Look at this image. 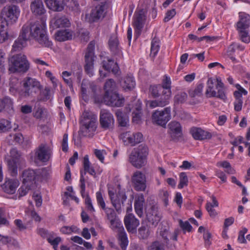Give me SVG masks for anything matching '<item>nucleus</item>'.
I'll use <instances>...</instances> for the list:
<instances>
[{"label": "nucleus", "mask_w": 250, "mask_h": 250, "mask_svg": "<svg viewBox=\"0 0 250 250\" xmlns=\"http://www.w3.org/2000/svg\"><path fill=\"white\" fill-rule=\"evenodd\" d=\"M21 37L25 40L35 39L44 47H49L52 45L46 34L45 23L42 20L23 25L21 28Z\"/></svg>", "instance_id": "1"}, {"label": "nucleus", "mask_w": 250, "mask_h": 250, "mask_svg": "<svg viewBox=\"0 0 250 250\" xmlns=\"http://www.w3.org/2000/svg\"><path fill=\"white\" fill-rule=\"evenodd\" d=\"M80 122V135L90 136L96 131L98 125L97 117L93 112L85 110L81 116Z\"/></svg>", "instance_id": "2"}, {"label": "nucleus", "mask_w": 250, "mask_h": 250, "mask_svg": "<svg viewBox=\"0 0 250 250\" xmlns=\"http://www.w3.org/2000/svg\"><path fill=\"white\" fill-rule=\"evenodd\" d=\"M29 62L23 54L14 55L8 59V71L10 73H24L29 70Z\"/></svg>", "instance_id": "3"}, {"label": "nucleus", "mask_w": 250, "mask_h": 250, "mask_svg": "<svg viewBox=\"0 0 250 250\" xmlns=\"http://www.w3.org/2000/svg\"><path fill=\"white\" fill-rule=\"evenodd\" d=\"M206 95L207 97H217L225 101L227 97L225 92L224 83L219 78H209L207 82Z\"/></svg>", "instance_id": "4"}, {"label": "nucleus", "mask_w": 250, "mask_h": 250, "mask_svg": "<svg viewBox=\"0 0 250 250\" xmlns=\"http://www.w3.org/2000/svg\"><path fill=\"white\" fill-rule=\"evenodd\" d=\"M148 154V147L145 145H140L131 151L128 161L135 168H141L146 164Z\"/></svg>", "instance_id": "5"}, {"label": "nucleus", "mask_w": 250, "mask_h": 250, "mask_svg": "<svg viewBox=\"0 0 250 250\" xmlns=\"http://www.w3.org/2000/svg\"><path fill=\"white\" fill-rule=\"evenodd\" d=\"M23 89L19 92L21 98L33 97L42 89V85L36 79L26 77L22 81Z\"/></svg>", "instance_id": "6"}, {"label": "nucleus", "mask_w": 250, "mask_h": 250, "mask_svg": "<svg viewBox=\"0 0 250 250\" xmlns=\"http://www.w3.org/2000/svg\"><path fill=\"white\" fill-rule=\"evenodd\" d=\"M20 10L18 6L9 5L4 6L1 11L0 20L2 28L15 23L19 18Z\"/></svg>", "instance_id": "7"}, {"label": "nucleus", "mask_w": 250, "mask_h": 250, "mask_svg": "<svg viewBox=\"0 0 250 250\" xmlns=\"http://www.w3.org/2000/svg\"><path fill=\"white\" fill-rule=\"evenodd\" d=\"M108 195L113 206L119 213H120L124 206V202L127 198L125 190L122 189L121 186L119 185L118 191L116 194L113 191L109 190Z\"/></svg>", "instance_id": "8"}, {"label": "nucleus", "mask_w": 250, "mask_h": 250, "mask_svg": "<svg viewBox=\"0 0 250 250\" xmlns=\"http://www.w3.org/2000/svg\"><path fill=\"white\" fill-rule=\"evenodd\" d=\"M152 118L153 122L156 124L163 127L165 126L171 119V108L167 107L163 110H156L153 113Z\"/></svg>", "instance_id": "9"}, {"label": "nucleus", "mask_w": 250, "mask_h": 250, "mask_svg": "<svg viewBox=\"0 0 250 250\" xmlns=\"http://www.w3.org/2000/svg\"><path fill=\"white\" fill-rule=\"evenodd\" d=\"M95 42L91 41L88 44L86 51L85 52L84 58L85 64L84 70L86 73L89 75H92L94 61V49Z\"/></svg>", "instance_id": "10"}, {"label": "nucleus", "mask_w": 250, "mask_h": 250, "mask_svg": "<svg viewBox=\"0 0 250 250\" xmlns=\"http://www.w3.org/2000/svg\"><path fill=\"white\" fill-rule=\"evenodd\" d=\"M131 182L134 189L137 191H144L146 188V175L141 171H135L131 176Z\"/></svg>", "instance_id": "11"}, {"label": "nucleus", "mask_w": 250, "mask_h": 250, "mask_svg": "<svg viewBox=\"0 0 250 250\" xmlns=\"http://www.w3.org/2000/svg\"><path fill=\"white\" fill-rule=\"evenodd\" d=\"M114 119L113 115L106 110L103 109L100 112V125L104 130H112L114 126Z\"/></svg>", "instance_id": "12"}, {"label": "nucleus", "mask_w": 250, "mask_h": 250, "mask_svg": "<svg viewBox=\"0 0 250 250\" xmlns=\"http://www.w3.org/2000/svg\"><path fill=\"white\" fill-rule=\"evenodd\" d=\"M11 158L8 160V167L12 176H16L18 173L17 165L19 163L21 154L17 149L13 148L10 151Z\"/></svg>", "instance_id": "13"}, {"label": "nucleus", "mask_w": 250, "mask_h": 250, "mask_svg": "<svg viewBox=\"0 0 250 250\" xmlns=\"http://www.w3.org/2000/svg\"><path fill=\"white\" fill-rule=\"evenodd\" d=\"M103 102L106 104L111 106L120 107L123 105L124 99L120 97L116 91L108 94H104Z\"/></svg>", "instance_id": "14"}, {"label": "nucleus", "mask_w": 250, "mask_h": 250, "mask_svg": "<svg viewBox=\"0 0 250 250\" xmlns=\"http://www.w3.org/2000/svg\"><path fill=\"white\" fill-rule=\"evenodd\" d=\"M146 20V16L142 10L135 14L132 25L135 29L136 39L138 38L141 35Z\"/></svg>", "instance_id": "15"}, {"label": "nucleus", "mask_w": 250, "mask_h": 250, "mask_svg": "<svg viewBox=\"0 0 250 250\" xmlns=\"http://www.w3.org/2000/svg\"><path fill=\"white\" fill-rule=\"evenodd\" d=\"M146 216L147 221L154 228L157 226L161 219V214L156 205L151 206L146 210Z\"/></svg>", "instance_id": "16"}, {"label": "nucleus", "mask_w": 250, "mask_h": 250, "mask_svg": "<svg viewBox=\"0 0 250 250\" xmlns=\"http://www.w3.org/2000/svg\"><path fill=\"white\" fill-rule=\"evenodd\" d=\"M166 92H162V95L160 98L148 102L149 105L151 108L156 107H164L169 103V100L171 96V93L168 90Z\"/></svg>", "instance_id": "17"}, {"label": "nucleus", "mask_w": 250, "mask_h": 250, "mask_svg": "<svg viewBox=\"0 0 250 250\" xmlns=\"http://www.w3.org/2000/svg\"><path fill=\"white\" fill-rule=\"evenodd\" d=\"M124 223L128 232L134 233L136 232L137 228L140 224V222L133 214L130 213L125 216Z\"/></svg>", "instance_id": "18"}, {"label": "nucleus", "mask_w": 250, "mask_h": 250, "mask_svg": "<svg viewBox=\"0 0 250 250\" xmlns=\"http://www.w3.org/2000/svg\"><path fill=\"white\" fill-rule=\"evenodd\" d=\"M51 149L46 145L42 144L40 145L35 150V157L40 161L47 162L51 155Z\"/></svg>", "instance_id": "19"}, {"label": "nucleus", "mask_w": 250, "mask_h": 250, "mask_svg": "<svg viewBox=\"0 0 250 250\" xmlns=\"http://www.w3.org/2000/svg\"><path fill=\"white\" fill-rule=\"evenodd\" d=\"M97 86L93 82L83 80L81 85V93L83 99H87V94L94 95L96 93Z\"/></svg>", "instance_id": "20"}, {"label": "nucleus", "mask_w": 250, "mask_h": 250, "mask_svg": "<svg viewBox=\"0 0 250 250\" xmlns=\"http://www.w3.org/2000/svg\"><path fill=\"white\" fill-rule=\"evenodd\" d=\"M106 10V5L105 3H101L92 10L90 13V21L95 22L101 18L104 17Z\"/></svg>", "instance_id": "21"}, {"label": "nucleus", "mask_w": 250, "mask_h": 250, "mask_svg": "<svg viewBox=\"0 0 250 250\" xmlns=\"http://www.w3.org/2000/svg\"><path fill=\"white\" fill-rule=\"evenodd\" d=\"M190 133L193 138L197 140L210 139L212 137L210 132L205 131L201 128L193 127L190 129Z\"/></svg>", "instance_id": "22"}, {"label": "nucleus", "mask_w": 250, "mask_h": 250, "mask_svg": "<svg viewBox=\"0 0 250 250\" xmlns=\"http://www.w3.org/2000/svg\"><path fill=\"white\" fill-rule=\"evenodd\" d=\"M14 111V102L10 97L5 96L0 98V112L13 114Z\"/></svg>", "instance_id": "23"}, {"label": "nucleus", "mask_w": 250, "mask_h": 250, "mask_svg": "<svg viewBox=\"0 0 250 250\" xmlns=\"http://www.w3.org/2000/svg\"><path fill=\"white\" fill-rule=\"evenodd\" d=\"M169 133L173 140H177L182 136V127L180 124L176 121H172L168 125Z\"/></svg>", "instance_id": "24"}, {"label": "nucleus", "mask_w": 250, "mask_h": 250, "mask_svg": "<svg viewBox=\"0 0 250 250\" xmlns=\"http://www.w3.org/2000/svg\"><path fill=\"white\" fill-rule=\"evenodd\" d=\"M69 20L64 16H57L50 21V25L54 29L68 27L70 25Z\"/></svg>", "instance_id": "25"}, {"label": "nucleus", "mask_w": 250, "mask_h": 250, "mask_svg": "<svg viewBox=\"0 0 250 250\" xmlns=\"http://www.w3.org/2000/svg\"><path fill=\"white\" fill-rule=\"evenodd\" d=\"M239 20L236 23V30H249L250 26V17L245 13L240 12L239 13Z\"/></svg>", "instance_id": "26"}, {"label": "nucleus", "mask_w": 250, "mask_h": 250, "mask_svg": "<svg viewBox=\"0 0 250 250\" xmlns=\"http://www.w3.org/2000/svg\"><path fill=\"white\" fill-rule=\"evenodd\" d=\"M19 185V182L16 179H8L1 185L2 190L5 193L13 194Z\"/></svg>", "instance_id": "27"}, {"label": "nucleus", "mask_w": 250, "mask_h": 250, "mask_svg": "<svg viewBox=\"0 0 250 250\" xmlns=\"http://www.w3.org/2000/svg\"><path fill=\"white\" fill-rule=\"evenodd\" d=\"M36 175V172L33 169H28L24 170L22 174L23 184L33 186L35 183Z\"/></svg>", "instance_id": "28"}, {"label": "nucleus", "mask_w": 250, "mask_h": 250, "mask_svg": "<svg viewBox=\"0 0 250 250\" xmlns=\"http://www.w3.org/2000/svg\"><path fill=\"white\" fill-rule=\"evenodd\" d=\"M30 9L35 15H41L45 12L42 0H31Z\"/></svg>", "instance_id": "29"}, {"label": "nucleus", "mask_w": 250, "mask_h": 250, "mask_svg": "<svg viewBox=\"0 0 250 250\" xmlns=\"http://www.w3.org/2000/svg\"><path fill=\"white\" fill-rule=\"evenodd\" d=\"M144 203L145 198L142 194L139 195L135 201L134 208L135 212L140 217H142L144 214Z\"/></svg>", "instance_id": "30"}, {"label": "nucleus", "mask_w": 250, "mask_h": 250, "mask_svg": "<svg viewBox=\"0 0 250 250\" xmlns=\"http://www.w3.org/2000/svg\"><path fill=\"white\" fill-rule=\"evenodd\" d=\"M103 66L104 69L109 72L111 71L114 74H117L119 67L116 62L111 59H108L107 61L103 62Z\"/></svg>", "instance_id": "31"}, {"label": "nucleus", "mask_w": 250, "mask_h": 250, "mask_svg": "<svg viewBox=\"0 0 250 250\" xmlns=\"http://www.w3.org/2000/svg\"><path fill=\"white\" fill-rule=\"evenodd\" d=\"M28 40H25L21 37V31L19 38L14 42L12 46V52L20 51L26 45V41Z\"/></svg>", "instance_id": "32"}, {"label": "nucleus", "mask_w": 250, "mask_h": 250, "mask_svg": "<svg viewBox=\"0 0 250 250\" xmlns=\"http://www.w3.org/2000/svg\"><path fill=\"white\" fill-rule=\"evenodd\" d=\"M56 38L57 41L62 42L72 38L73 32L67 29L59 30L56 34Z\"/></svg>", "instance_id": "33"}, {"label": "nucleus", "mask_w": 250, "mask_h": 250, "mask_svg": "<svg viewBox=\"0 0 250 250\" xmlns=\"http://www.w3.org/2000/svg\"><path fill=\"white\" fill-rule=\"evenodd\" d=\"M152 232L150 227L147 224H142L138 229L139 237L143 239H147Z\"/></svg>", "instance_id": "34"}, {"label": "nucleus", "mask_w": 250, "mask_h": 250, "mask_svg": "<svg viewBox=\"0 0 250 250\" xmlns=\"http://www.w3.org/2000/svg\"><path fill=\"white\" fill-rule=\"evenodd\" d=\"M121 85L125 90H131L135 87V81L133 77L126 76L124 78Z\"/></svg>", "instance_id": "35"}, {"label": "nucleus", "mask_w": 250, "mask_h": 250, "mask_svg": "<svg viewBox=\"0 0 250 250\" xmlns=\"http://www.w3.org/2000/svg\"><path fill=\"white\" fill-rule=\"evenodd\" d=\"M109 48L114 55L119 54L121 52L119 41L117 37H111L108 42Z\"/></svg>", "instance_id": "36"}, {"label": "nucleus", "mask_w": 250, "mask_h": 250, "mask_svg": "<svg viewBox=\"0 0 250 250\" xmlns=\"http://www.w3.org/2000/svg\"><path fill=\"white\" fill-rule=\"evenodd\" d=\"M45 2L48 8L53 11H61L63 9V4L56 0H45Z\"/></svg>", "instance_id": "37"}, {"label": "nucleus", "mask_w": 250, "mask_h": 250, "mask_svg": "<svg viewBox=\"0 0 250 250\" xmlns=\"http://www.w3.org/2000/svg\"><path fill=\"white\" fill-rule=\"evenodd\" d=\"M117 121L119 125L121 126H126L128 123V119L126 115L120 110H118L116 112Z\"/></svg>", "instance_id": "38"}, {"label": "nucleus", "mask_w": 250, "mask_h": 250, "mask_svg": "<svg viewBox=\"0 0 250 250\" xmlns=\"http://www.w3.org/2000/svg\"><path fill=\"white\" fill-rule=\"evenodd\" d=\"M116 87V84L115 81L112 79H108L105 83L104 89L105 90L104 94H108L111 92H115Z\"/></svg>", "instance_id": "39"}, {"label": "nucleus", "mask_w": 250, "mask_h": 250, "mask_svg": "<svg viewBox=\"0 0 250 250\" xmlns=\"http://www.w3.org/2000/svg\"><path fill=\"white\" fill-rule=\"evenodd\" d=\"M109 221L110 223V228L113 230L118 229L119 232L125 230L121 221L117 217L109 220Z\"/></svg>", "instance_id": "40"}, {"label": "nucleus", "mask_w": 250, "mask_h": 250, "mask_svg": "<svg viewBox=\"0 0 250 250\" xmlns=\"http://www.w3.org/2000/svg\"><path fill=\"white\" fill-rule=\"evenodd\" d=\"M163 87L160 84L150 85L149 91L153 98H156L160 96V93L163 91Z\"/></svg>", "instance_id": "41"}, {"label": "nucleus", "mask_w": 250, "mask_h": 250, "mask_svg": "<svg viewBox=\"0 0 250 250\" xmlns=\"http://www.w3.org/2000/svg\"><path fill=\"white\" fill-rule=\"evenodd\" d=\"M40 91V96L39 97L40 100L46 101L50 99L51 96L50 87L46 86L43 89H41Z\"/></svg>", "instance_id": "42"}, {"label": "nucleus", "mask_w": 250, "mask_h": 250, "mask_svg": "<svg viewBox=\"0 0 250 250\" xmlns=\"http://www.w3.org/2000/svg\"><path fill=\"white\" fill-rule=\"evenodd\" d=\"M239 39L243 42L249 43L250 42V36L249 30H238Z\"/></svg>", "instance_id": "43"}, {"label": "nucleus", "mask_w": 250, "mask_h": 250, "mask_svg": "<svg viewBox=\"0 0 250 250\" xmlns=\"http://www.w3.org/2000/svg\"><path fill=\"white\" fill-rule=\"evenodd\" d=\"M159 49V41L156 39H153L151 42L150 56L155 57L158 52Z\"/></svg>", "instance_id": "44"}, {"label": "nucleus", "mask_w": 250, "mask_h": 250, "mask_svg": "<svg viewBox=\"0 0 250 250\" xmlns=\"http://www.w3.org/2000/svg\"><path fill=\"white\" fill-rule=\"evenodd\" d=\"M204 87L203 83H200L197 85L194 89L189 90L188 93L190 97L193 98L196 96H200L202 95V92Z\"/></svg>", "instance_id": "45"}, {"label": "nucleus", "mask_w": 250, "mask_h": 250, "mask_svg": "<svg viewBox=\"0 0 250 250\" xmlns=\"http://www.w3.org/2000/svg\"><path fill=\"white\" fill-rule=\"evenodd\" d=\"M120 139L123 141L125 145H132V136L130 132H123L120 134Z\"/></svg>", "instance_id": "46"}, {"label": "nucleus", "mask_w": 250, "mask_h": 250, "mask_svg": "<svg viewBox=\"0 0 250 250\" xmlns=\"http://www.w3.org/2000/svg\"><path fill=\"white\" fill-rule=\"evenodd\" d=\"M119 237L120 241V246L123 250H124L128 245L127 237L125 230L119 232Z\"/></svg>", "instance_id": "47"}, {"label": "nucleus", "mask_w": 250, "mask_h": 250, "mask_svg": "<svg viewBox=\"0 0 250 250\" xmlns=\"http://www.w3.org/2000/svg\"><path fill=\"white\" fill-rule=\"evenodd\" d=\"M11 127L10 122L6 119L0 120V133L8 131Z\"/></svg>", "instance_id": "48"}, {"label": "nucleus", "mask_w": 250, "mask_h": 250, "mask_svg": "<svg viewBox=\"0 0 250 250\" xmlns=\"http://www.w3.org/2000/svg\"><path fill=\"white\" fill-rule=\"evenodd\" d=\"M188 185V178L185 172H181L179 175V183L178 188L180 189L183 188Z\"/></svg>", "instance_id": "49"}, {"label": "nucleus", "mask_w": 250, "mask_h": 250, "mask_svg": "<svg viewBox=\"0 0 250 250\" xmlns=\"http://www.w3.org/2000/svg\"><path fill=\"white\" fill-rule=\"evenodd\" d=\"M236 88L238 89L237 91L234 92V96L235 98V100H242V94L246 95L248 93L247 91L241 87L239 84L236 85Z\"/></svg>", "instance_id": "50"}, {"label": "nucleus", "mask_w": 250, "mask_h": 250, "mask_svg": "<svg viewBox=\"0 0 250 250\" xmlns=\"http://www.w3.org/2000/svg\"><path fill=\"white\" fill-rule=\"evenodd\" d=\"M188 95L185 92H180L177 94L174 98V102L177 104H182L187 99Z\"/></svg>", "instance_id": "51"}, {"label": "nucleus", "mask_w": 250, "mask_h": 250, "mask_svg": "<svg viewBox=\"0 0 250 250\" xmlns=\"http://www.w3.org/2000/svg\"><path fill=\"white\" fill-rule=\"evenodd\" d=\"M6 65V53L5 51L0 49V71L4 72Z\"/></svg>", "instance_id": "52"}, {"label": "nucleus", "mask_w": 250, "mask_h": 250, "mask_svg": "<svg viewBox=\"0 0 250 250\" xmlns=\"http://www.w3.org/2000/svg\"><path fill=\"white\" fill-rule=\"evenodd\" d=\"M171 81L169 78L167 76H165V78L164 79L162 84L161 85L163 87L162 92H166V90H168L171 93Z\"/></svg>", "instance_id": "53"}, {"label": "nucleus", "mask_w": 250, "mask_h": 250, "mask_svg": "<svg viewBox=\"0 0 250 250\" xmlns=\"http://www.w3.org/2000/svg\"><path fill=\"white\" fill-rule=\"evenodd\" d=\"M32 187L27 184H23L18 190L19 197L25 196Z\"/></svg>", "instance_id": "54"}, {"label": "nucleus", "mask_w": 250, "mask_h": 250, "mask_svg": "<svg viewBox=\"0 0 250 250\" xmlns=\"http://www.w3.org/2000/svg\"><path fill=\"white\" fill-rule=\"evenodd\" d=\"M104 211L107 219L109 221L116 217V214L113 209L107 207L103 208Z\"/></svg>", "instance_id": "55"}, {"label": "nucleus", "mask_w": 250, "mask_h": 250, "mask_svg": "<svg viewBox=\"0 0 250 250\" xmlns=\"http://www.w3.org/2000/svg\"><path fill=\"white\" fill-rule=\"evenodd\" d=\"M132 138V146H135L136 144L141 143L143 140V135L141 133L137 132L135 134H131Z\"/></svg>", "instance_id": "56"}, {"label": "nucleus", "mask_w": 250, "mask_h": 250, "mask_svg": "<svg viewBox=\"0 0 250 250\" xmlns=\"http://www.w3.org/2000/svg\"><path fill=\"white\" fill-rule=\"evenodd\" d=\"M179 223L180 227L181 228L184 232H185L186 231L188 232L191 231L192 227L188 221L183 222L182 220H179Z\"/></svg>", "instance_id": "57"}, {"label": "nucleus", "mask_w": 250, "mask_h": 250, "mask_svg": "<svg viewBox=\"0 0 250 250\" xmlns=\"http://www.w3.org/2000/svg\"><path fill=\"white\" fill-rule=\"evenodd\" d=\"M71 75V73L67 71H64L62 73V77L64 82L68 85L70 87H72L73 86V83L72 80L71 78H68L69 76Z\"/></svg>", "instance_id": "58"}, {"label": "nucleus", "mask_w": 250, "mask_h": 250, "mask_svg": "<svg viewBox=\"0 0 250 250\" xmlns=\"http://www.w3.org/2000/svg\"><path fill=\"white\" fill-rule=\"evenodd\" d=\"M7 27L2 28L0 24V43L4 42L8 39V32Z\"/></svg>", "instance_id": "59"}, {"label": "nucleus", "mask_w": 250, "mask_h": 250, "mask_svg": "<svg viewBox=\"0 0 250 250\" xmlns=\"http://www.w3.org/2000/svg\"><path fill=\"white\" fill-rule=\"evenodd\" d=\"M84 203L88 211L91 212H93L95 211V209L93 206L92 201L88 194L86 195Z\"/></svg>", "instance_id": "60"}, {"label": "nucleus", "mask_w": 250, "mask_h": 250, "mask_svg": "<svg viewBox=\"0 0 250 250\" xmlns=\"http://www.w3.org/2000/svg\"><path fill=\"white\" fill-rule=\"evenodd\" d=\"M96 199L98 205L103 209L106 207L105 203L102 194L100 191H98L96 193Z\"/></svg>", "instance_id": "61"}, {"label": "nucleus", "mask_w": 250, "mask_h": 250, "mask_svg": "<svg viewBox=\"0 0 250 250\" xmlns=\"http://www.w3.org/2000/svg\"><path fill=\"white\" fill-rule=\"evenodd\" d=\"M61 146L62 151L66 152H67L68 149V134L64 133L63 135V138L61 143Z\"/></svg>", "instance_id": "62"}, {"label": "nucleus", "mask_w": 250, "mask_h": 250, "mask_svg": "<svg viewBox=\"0 0 250 250\" xmlns=\"http://www.w3.org/2000/svg\"><path fill=\"white\" fill-rule=\"evenodd\" d=\"M148 250H164V248L162 243L155 241L148 247Z\"/></svg>", "instance_id": "63"}, {"label": "nucleus", "mask_w": 250, "mask_h": 250, "mask_svg": "<svg viewBox=\"0 0 250 250\" xmlns=\"http://www.w3.org/2000/svg\"><path fill=\"white\" fill-rule=\"evenodd\" d=\"M47 241L53 246L55 250H57L58 244L62 241V239L60 237H57L54 239H52L50 237L49 238H48Z\"/></svg>", "instance_id": "64"}]
</instances>
